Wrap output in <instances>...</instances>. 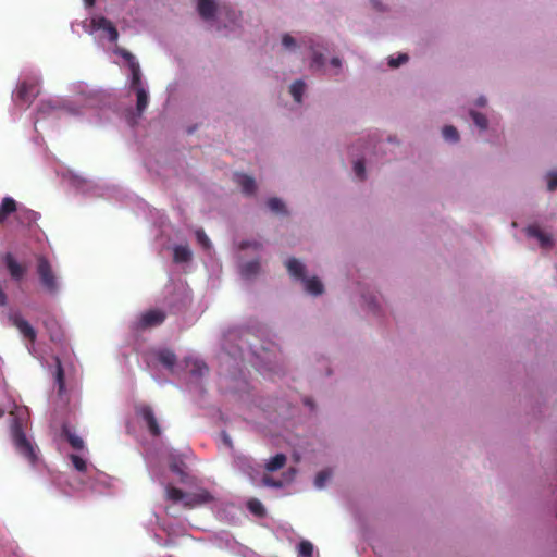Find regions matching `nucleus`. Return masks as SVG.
Listing matches in <instances>:
<instances>
[{"label": "nucleus", "instance_id": "1", "mask_svg": "<svg viewBox=\"0 0 557 557\" xmlns=\"http://www.w3.org/2000/svg\"><path fill=\"white\" fill-rule=\"evenodd\" d=\"M28 413L26 408L16 407L10 411V436L15 451L23 457L32 467L39 461V448L26 435Z\"/></svg>", "mask_w": 557, "mask_h": 557}, {"label": "nucleus", "instance_id": "2", "mask_svg": "<svg viewBox=\"0 0 557 557\" xmlns=\"http://www.w3.org/2000/svg\"><path fill=\"white\" fill-rule=\"evenodd\" d=\"M165 497L174 504L182 503L185 509H193L198 506H202L213 499L212 495L205 488L193 493H186L173 485L165 486Z\"/></svg>", "mask_w": 557, "mask_h": 557}, {"label": "nucleus", "instance_id": "3", "mask_svg": "<svg viewBox=\"0 0 557 557\" xmlns=\"http://www.w3.org/2000/svg\"><path fill=\"white\" fill-rule=\"evenodd\" d=\"M286 268L290 276L304 283L305 290L313 296L321 295L324 290L322 282L317 277H306L305 265L296 258L286 261Z\"/></svg>", "mask_w": 557, "mask_h": 557}, {"label": "nucleus", "instance_id": "4", "mask_svg": "<svg viewBox=\"0 0 557 557\" xmlns=\"http://www.w3.org/2000/svg\"><path fill=\"white\" fill-rule=\"evenodd\" d=\"M37 274L45 292L50 295H57L59 293V278L46 257L40 256L37 258Z\"/></svg>", "mask_w": 557, "mask_h": 557}, {"label": "nucleus", "instance_id": "5", "mask_svg": "<svg viewBox=\"0 0 557 557\" xmlns=\"http://www.w3.org/2000/svg\"><path fill=\"white\" fill-rule=\"evenodd\" d=\"M38 95L39 84L37 81H23L17 86L15 101L18 106L29 107Z\"/></svg>", "mask_w": 557, "mask_h": 557}, {"label": "nucleus", "instance_id": "6", "mask_svg": "<svg viewBox=\"0 0 557 557\" xmlns=\"http://www.w3.org/2000/svg\"><path fill=\"white\" fill-rule=\"evenodd\" d=\"M135 411L136 414L146 422L149 433L152 436H159L161 434V428L151 406L147 404H139L135 407Z\"/></svg>", "mask_w": 557, "mask_h": 557}, {"label": "nucleus", "instance_id": "7", "mask_svg": "<svg viewBox=\"0 0 557 557\" xmlns=\"http://www.w3.org/2000/svg\"><path fill=\"white\" fill-rule=\"evenodd\" d=\"M2 261L13 281L21 282L24 278L27 272L26 264L20 263L11 252L4 253Z\"/></svg>", "mask_w": 557, "mask_h": 557}, {"label": "nucleus", "instance_id": "8", "mask_svg": "<svg viewBox=\"0 0 557 557\" xmlns=\"http://www.w3.org/2000/svg\"><path fill=\"white\" fill-rule=\"evenodd\" d=\"M9 319L25 338L29 339L30 342H35L36 331L21 314L12 313L10 314Z\"/></svg>", "mask_w": 557, "mask_h": 557}, {"label": "nucleus", "instance_id": "9", "mask_svg": "<svg viewBox=\"0 0 557 557\" xmlns=\"http://www.w3.org/2000/svg\"><path fill=\"white\" fill-rule=\"evenodd\" d=\"M525 234L529 237L536 238L539 240L540 247L543 249H550L554 246L552 235L544 233L537 225L527 226Z\"/></svg>", "mask_w": 557, "mask_h": 557}, {"label": "nucleus", "instance_id": "10", "mask_svg": "<svg viewBox=\"0 0 557 557\" xmlns=\"http://www.w3.org/2000/svg\"><path fill=\"white\" fill-rule=\"evenodd\" d=\"M165 320V313L162 310H149L141 314L139 324L143 329L160 325Z\"/></svg>", "mask_w": 557, "mask_h": 557}, {"label": "nucleus", "instance_id": "11", "mask_svg": "<svg viewBox=\"0 0 557 557\" xmlns=\"http://www.w3.org/2000/svg\"><path fill=\"white\" fill-rule=\"evenodd\" d=\"M218 10L219 5L215 0H198L197 11L201 18L206 21L213 20Z\"/></svg>", "mask_w": 557, "mask_h": 557}, {"label": "nucleus", "instance_id": "12", "mask_svg": "<svg viewBox=\"0 0 557 557\" xmlns=\"http://www.w3.org/2000/svg\"><path fill=\"white\" fill-rule=\"evenodd\" d=\"M92 25L97 29H102V30L107 32L108 38L111 42H115L117 40L119 32L110 20H108L103 16H100V17L92 20Z\"/></svg>", "mask_w": 557, "mask_h": 557}, {"label": "nucleus", "instance_id": "13", "mask_svg": "<svg viewBox=\"0 0 557 557\" xmlns=\"http://www.w3.org/2000/svg\"><path fill=\"white\" fill-rule=\"evenodd\" d=\"M17 211V203L11 197H4L0 205V224L4 223L7 219Z\"/></svg>", "mask_w": 557, "mask_h": 557}, {"label": "nucleus", "instance_id": "14", "mask_svg": "<svg viewBox=\"0 0 557 557\" xmlns=\"http://www.w3.org/2000/svg\"><path fill=\"white\" fill-rule=\"evenodd\" d=\"M38 219V213L30 209H17L16 211V220L23 226H30L36 223Z\"/></svg>", "mask_w": 557, "mask_h": 557}, {"label": "nucleus", "instance_id": "15", "mask_svg": "<svg viewBox=\"0 0 557 557\" xmlns=\"http://www.w3.org/2000/svg\"><path fill=\"white\" fill-rule=\"evenodd\" d=\"M236 183L242 187L246 195H252L256 190V182L253 177L246 174H236Z\"/></svg>", "mask_w": 557, "mask_h": 557}, {"label": "nucleus", "instance_id": "16", "mask_svg": "<svg viewBox=\"0 0 557 557\" xmlns=\"http://www.w3.org/2000/svg\"><path fill=\"white\" fill-rule=\"evenodd\" d=\"M175 263H185L191 260V250L187 245H177L173 249Z\"/></svg>", "mask_w": 557, "mask_h": 557}, {"label": "nucleus", "instance_id": "17", "mask_svg": "<svg viewBox=\"0 0 557 557\" xmlns=\"http://www.w3.org/2000/svg\"><path fill=\"white\" fill-rule=\"evenodd\" d=\"M133 89L135 90L137 97L136 110L137 113L140 115L148 106V92L143 86H137Z\"/></svg>", "mask_w": 557, "mask_h": 557}, {"label": "nucleus", "instance_id": "18", "mask_svg": "<svg viewBox=\"0 0 557 557\" xmlns=\"http://www.w3.org/2000/svg\"><path fill=\"white\" fill-rule=\"evenodd\" d=\"M286 456L282 453L276 454L272 457L265 465V470L269 472H274L282 469L286 463Z\"/></svg>", "mask_w": 557, "mask_h": 557}, {"label": "nucleus", "instance_id": "19", "mask_svg": "<svg viewBox=\"0 0 557 557\" xmlns=\"http://www.w3.org/2000/svg\"><path fill=\"white\" fill-rule=\"evenodd\" d=\"M289 473H290V475L285 481L274 479L269 474H264L262 476L261 481H262V484L265 486L280 488L284 485L285 482H289L293 479L294 474L296 473L295 469L290 468Z\"/></svg>", "mask_w": 557, "mask_h": 557}, {"label": "nucleus", "instance_id": "20", "mask_svg": "<svg viewBox=\"0 0 557 557\" xmlns=\"http://www.w3.org/2000/svg\"><path fill=\"white\" fill-rule=\"evenodd\" d=\"M158 360L168 369H172L176 363V356L170 349L160 350L158 354Z\"/></svg>", "mask_w": 557, "mask_h": 557}, {"label": "nucleus", "instance_id": "21", "mask_svg": "<svg viewBox=\"0 0 557 557\" xmlns=\"http://www.w3.org/2000/svg\"><path fill=\"white\" fill-rule=\"evenodd\" d=\"M260 271V263L257 260L249 261L242 267L240 273L245 278H251L256 276Z\"/></svg>", "mask_w": 557, "mask_h": 557}, {"label": "nucleus", "instance_id": "22", "mask_svg": "<svg viewBox=\"0 0 557 557\" xmlns=\"http://www.w3.org/2000/svg\"><path fill=\"white\" fill-rule=\"evenodd\" d=\"M132 73L131 88H135L141 85V72L140 66L137 61H132V64L128 65Z\"/></svg>", "mask_w": 557, "mask_h": 557}, {"label": "nucleus", "instance_id": "23", "mask_svg": "<svg viewBox=\"0 0 557 557\" xmlns=\"http://www.w3.org/2000/svg\"><path fill=\"white\" fill-rule=\"evenodd\" d=\"M63 435L66 437L67 442L74 449H83L84 448V441L72 433L67 428L63 429Z\"/></svg>", "mask_w": 557, "mask_h": 557}, {"label": "nucleus", "instance_id": "24", "mask_svg": "<svg viewBox=\"0 0 557 557\" xmlns=\"http://www.w3.org/2000/svg\"><path fill=\"white\" fill-rule=\"evenodd\" d=\"M297 552L300 557H313V544L308 540H301L297 546Z\"/></svg>", "mask_w": 557, "mask_h": 557}, {"label": "nucleus", "instance_id": "25", "mask_svg": "<svg viewBox=\"0 0 557 557\" xmlns=\"http://www.w3.org/2000/svg\"><path fill=\"white\" fill-rule=\"evenodd\" d=\"M305 83L300 79L294 82L290 86V94L296 102H301L302 95L305 92Z\"/></svg>", "mask_w": 557, "mask_h": 557}, {"label": "nucleus", "instance_id": "26", "mask_svg": "<svg viewBox=\"0 0 557 557\" xmlns=\"http://www.w3.org/2000/svg\"><path fill=\"white\" fill-rule=\"evenodd\" d=\"M55 362H57V369H55V383L58 385V389H59V394H62V392L64 391V387H65V382H64V371H63V368H62V364H61V361L59 358L55 359Z\"/></svg>", "mask_w": 557, "mask_h": 557}, {"label": "nucleus", "instance_id": "27", "mask_svg": "<svg viewBox=\"0 0 557 557\" xmlns=\"http://www.w3.org/2000/svg\"><path fill=\"white\" fill-rule=\"evenodd\" d=\"M190 373L195 376H203L208 373L209 369L205 362L200 360H194L189 369Z\"/></svg>", "mask_w": 557, "mask_h": 557}, {"label": "nucleus", "instance_id": "28", "mask_svg": "<svg viewBox=\"0 0 557 557\" xmlns=\"http://www.w3.org/2000/svg\"><path fill=\"white\" fill-rule=\"evenodd\" d=\"M247 507L250 510V512H252L253 515H256L258 517H263L265 513V509H264L263 505L258 499H255V498L250 499L247 503Z\"/></svg>", "mask_w": 557, "mask_h": 557}, {"label": "nucleus", "instance_id": "29", "mask_svg": "<svg viewBox=\"0 0 557 557\" xmlns=\"http://www.w3.org/2000/svg\"><path fill=\"white\" fill-rule=\"evenodd\" d=\"M269 209L275 213H284L285 212V205L284 202L276 197L270 198L267 202Z\"/></svg>", "mask_w": 557, "mask_h": 557}, {"label": "nucleus", "instance_id": "30", "mask_svg": "<svg viewBox=\"0 0 557 557\" xmlns=\"http://www.w3.org/2000/svg\"><path fill=\"white\" fill-rule=\"evenodd\" d=\"M70 459L73 463V467L78 471V472H86L87 471V462L85 459H83L82 457H79L78 455H75V454H71L70 455Z\"/></svg>", "mask_w": 557, "mask_h": 557}, {"label": "nucleus", "instance_id": "31", "mask_svg": "<svg viewBox=\"0 0 557 557\" xmlns=\"http://www.w3.org/2000/svg\"><path fill=\"white\" fill-rule=\"evenodd\" d=\"M443 137L448 141H457L459 134L456 127L447 125L443 128Z\"/></svg>", "mask_w": 557, "mask_h": 557}, {"label": "nucleus", "instance_id": "32", "mask_svg": "<svg viewBox=\"0 0 557 557\" xmlns=\"http://www.w3.org/2000/svg\"><path fill=\"white\" fill-rule=\"evenodd\" d=\"M470 114L474 124L478 127H480L481 129H485L487 127V119L484 114L476 111H471Z\"/></svg>", "mask_w": 557, "mask_h": 557}, {"label": "nucleus", "instance_id": "33", "mask_svg": "<svg viewBox=\"0 0 557 557\" xmlns=\"http://www.w3.org/2000/svg\"><path fill=\"white\" fill-rule=\"evenodd\" d=\"M331 471L330 470H322L320 471L317 476H315V480H314V485L318 487V488H322L324 487L325 483L329 481V479L331 478Z\"/></svg>", "mask_w": 557, "mask_h": 557}, {"label": "nucleus", "instance_id": "34", "mask_svg": "<svg viewBox=\"0 0 557 557\" xmlns=\"http://www.w3.org/2000/svg\"><path fill=\"white\" fill-rule=\"evenodd\" d=\"M354 171H355V174L356 176L359 178V180H364L366 177V169H364V163L362 160H357L354 164Z\"/></svg>", "mask_w": 557, "mask_h": 557}, {"label": "nucleus", "instance_id": "35", "mask_svg": "<svg viewBox=\"0 0 557 557\" xmlns=\"http://www.w3.org/2000/svg\"><path fill=\"white\" fill-rule=\"evenodd\" d=\"M183 463H178V462H172L170 465V469L172 472H174L175 474H177L180 478H181V481L184 482L185 481V476H186V473L184 471V468H183Z\"/></svg>", "mask_w": 557, "mask_h": 557}, {"label": "nucleus", "instance_id": "36", "mask_svg": "<svg viewBox=\"0 0 557 557\" xmlns=\"http://www.w3.org/2000/svg\"><path fill=\"white\" fill-rule=\"evenodd\" d=\"M407 61H408V55L406 53H401L397 58H391L388 60V65L391 67H398L400 64H404Z\"/></svg>", "mask_w": 557, "mask_h": 557}, {"label": "nucleus", "instance_id": "37", "mask_svg": "<svg viewBox=\"0 0 557 557\" xmlns=\"http://www.w3.org/2000/svg\"><path fill=\"white\" fill-rule=\"evenodd\" d=\"M196 237L198 243L205 248L208 249L210 247V240L206 233L202 230H198L196 232Z\"/></svg>", "mask_w": 557, "mask_h": 557}, {"label": "nucleus", "instance_id": "38", "mask_svg": "<svg viewBox=\"0 0 557 557\" xmlns=\"http://www.w3.org/2000/svg\"><path fill=\"white\" fill-rule=\"evenodd\" d=\"M262 247V244L257 242V240H243L240 244H239V248L240 249H248V248H253L256 250L260 249Z\"/></svg>", "mask_w": 557, "mask_h": 557}, {"label": "nucleus", "instance_id": "39", "mask_svg": "<svg viewBox=\"0 0 557 557\" xmlns=\"http://www.w3.org/2000/svg\"><path fill=\"white\" fill-rule=\"evenodd\" d=\"M547 188L553 191L557 188V172H550L547 175Z\"/></svg>", "mask_w": 557, "mask_h": 557}, {"label": "nucleus", "instance_id": "40", "mask_svg": "<svg viewBox=\"0 0 557 557\" xmlns=\"http://www.w3.org/2000/svg\"><path fill=\"white\" fill-rule=\"evenodd\" d=\"M282 44L285 48L292 49L296 46V40L288 34H285L282 38Z\"/></svg>", "mask_w": 557, "mask_h": 557}, {"label": "nucleus", "instance_id": "41", "mask_svg": "<svg viewBox=\"0 0 557 557\" xmlns=\"http://www.w3.org/2000/svg\"><path fill=\"white\" fill-rule=\"evenodd\" d=\"M117 53L129 64H132V61H136L135 57L125 49H119Z\"/></svg>", "mask_w": 557, "mask_h": 557}, {"label": "nucleus", "instance_id": "42", "mask_svg": "<svg viewBox=\"0 0 557 557\" xmlns=\"http://www.w3.org/2000/svg\"><path fill=\"white\" fill-rule=\"evenodd\" d=\"M331 64L336 66V67H339L341 66V60L338 58H333L331 60Z\"/></svg>", "mask_w": 557, "mask_h": 557}, {"label": "nucleus", "instance_id": "43", "mask_svg": "<svg viewBox=\"0 0 557 557\" xmlns=\"http://www.w3.org/2000/svg\"><path fill=\"white\" fill-rule=\"evenodd\" d=\"M87 7H92L96 0H84Z\"/></svg>", "mask_w": 557, "mask_h": 557}, {"label": "nucleus", "instance_id": "44", "mask_svg": "<svg viewBox=\"0 0 557 557\" xmlns=\"http://www.w3.org/2000/svg\"><path fill=\"white\" fill-rule=\"evenodd\" d=\"M485 103H486V100H485L484 98H480V99L478 100V104H479V106H485Z\"/></svg>", "mask_w": 557, "mask_h": 557}, {"label": "nucleus", "instance_id": "45", "mask_svg": "<svg viewBox=\"0 0 557 557\" xmlns=\"http://www.w3.org/2000/svg\"><path fill=\"white\" fill-rule=\"evenodd\" d=\"M5 411L4 409L0 408V418H2L4 416Z\"/></svg>", "mask_w": 557, "mask_h": 557}, {"label": "nucleus", "instance_id": "46", "mask_svg": "<svg viewBox=\"0 0 557 557\" xmlns=\"http://www.w3.org/2000/svg\"><path fill=\"white\" fill-rule=\"evenodd\" d=\"M236 12H232V21H235Z\"/></svg>", "mask_w": 557, "mask_h": 557}, {"label": "nucleus", "instance_id": "47", "mask_svg": "<svg viewBox=\"0 0 557 557\" xmlns=\"http://www.w3.org/2000/svg\"><path fill=\"white\" fill-rule=\"evenodd\" d=\"M321 55H317L314 62H320Z\"/></svg>", "mask_w": 557, "mask_h": 557}]
</instances>
